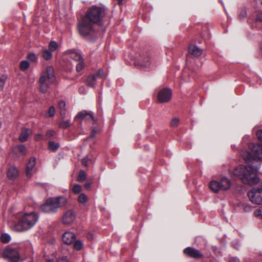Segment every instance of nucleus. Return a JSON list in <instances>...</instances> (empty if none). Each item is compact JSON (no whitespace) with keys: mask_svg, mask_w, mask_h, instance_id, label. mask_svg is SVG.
Masks as SVG:
<instances>
[{"mask_svg":"<svg viewBox=\"0 0 262 262\" xmlns=\"http://www.w3.org/2000/svg\"><path fill=\"white\" fill-rule=\"evenodd\" d=\"M96 131H94L93 130L92 133L91 134V135H90V137L93 138L94 137L95 135H96Z\"/></svg>","mask_w":262,"mask_h":262,"instance_id":"53","label":"nucleus"},{"mask_svg":"<svg viewBox=\"0 0 262 262\" xmlns=\"http://www.w3.org/2000/svg\"><path fill=\"white\" fill-rule=\"evenodd\" d=\"M55 109L53 106L50 107L48 113L46 115L45 117L47 118L53 117L55 115Z\"/></svg>","mask_w":262,"mask_h":262,"instance_id":"32","label":"nucleus"},{"mask_svg":"<svg viewBox=\"0 0 262 262\" xmlns=\"http://www.w3.org/2000/svg\"><path fill=\"white\" fill-rule=\"evenodd\" d=\"M40 209L46 213H56L58 210L53 198H49L41 205Z\"/></svg>","mask_w":262,"mask_h":262,"instance_id":"9","label":"nucleus"},{"mask_svg":"<svg viewBox=\"0 0 262 262\" xmlns=\"http://www.w3.org/2000/svg\"><path fill=\"white\" fill-rule=\"evenodd\" d=\"M134 64L142 69L150 70L156 67V62L151 60L147 54L142 53L135 59Z\"/></svg>","mask_w":262,"mask_h":262,"instance_id":"5","label":"nucleus"},{"mask_svg":"<svg viewBox=\"0 0 262 262\" xmlns=\"http://www.w3.org/2000/svg\"><path fill=\"white\" fill-rule=\"evenodd\" d=\"M56 77L54 69L52 66H48L46 70L43 71L39 79V88L42 93L48 92L50 89V84L55 81Z\"/></svg>","mask_w":262,"mask_h":262,"instance_id":"3","label":"nucleus"},{"mask_svg":"<svg viewBox=\"0 0 262 262\" xmlns=\"http://www.w3.org/2000/svg\"><path fill=\"white\" fill-rule=\"evenodd\" d=\"M231 186L230 182L226 178H222L220 182L214 180V193H217L220 190H226Z\"/></svg>","mask_w":262,"mask_h":262,"instance_id":"10","label":"nucleus"},{"mask_svg":"<svg viewBox=\"0 0 262 262\" xmlns=\"http://www.w3.org/2000/svg\"><path fill=\"white\" fill-rule=\"evenodd\" d=\"M188 52L194 56L199 57L202 55L203 51L198 46L191 45L188 47Z\"/></svg>","mask_w":262,"mask_h":262,"instance_id":"19","label":"nucleus"},{"mask_svg":"<svg viewBox=\"0 0 262 262\" xmlns=\"http://www.w3.org/2000/svg\"><path fill=\"white\" fill-rule=\"evenodd\" d=\"M57 262H69V261L68 260L67 257L62 256L60 258H58V259L57 260Z\"/></svg>","mask_w":262,"mask_h":262,"instance_id":"43","label":"nucleus"},{"mask_svg":"<svg viewBox=\"0 0 262 262\" xmlns=\"http://www.w3.org/2000/svg\"><path fill=\"white\" fill-rule=\"evenodd\" d=\"M91 183H86L85 184V188L86 189H89L91 187Z\"/></svg>","mask_w":262,"mask_h":262,"instance_id":"54","label":"nucleus"},{"mask_svg":"<svg viewBox=\"0 0 262 262\" xmlns=\"http://www.w3.org/2000/svg\"><path fill=\"white\" fill-rule=\"evenodd\" d=\"M18 176V170L14 165L9 166L7 170V177L10 180L15 179Z\"/></svg>","mask_w":262,"mask_h":262,"instance_id":"18","label":"nucleus"},{"mask_svg":"<svg viewBox=\"0 0 262 262\" xmlns=\"http://www.w3.org/2000/svg\"><path fill=\"white\" fill-rule=\"evenodd\" d=\"M7 79V76L5 75H3L0 79V88L3 89L5 85L6 80Z\"/></svg>","mask_w":262,"mask_h":262,"instance_id":"38","label":"nucleus"},{"mask_svg":"<svg viewBox=\"0 0 262 262\" xmlns=\"http://www.w3.org/2000/svg\"><path fill=\"white\" fill-rule=\"evenodd\" d=\"M84 67V64L82 61H80L76 65V70L78 72L81 71Z\"/></svg>","mask_w":262,"mask_h":262,"instance_id":"42","label":"nucleus"},{"mask_svg":"<svg viewBox=\"0 0 262 262\" xmlns=\"http://www.w3.org/2000/svg\"><path fill=\"white\" fill-rule=\"evenodd\" d=\"M89 163V161H88V160H87V158H84L82 160V163L85 166H88Z\"/></svg>","mask_w":262,"mask_h":262,"instance_id":"44","label":"nucleus"},{"mask_svg":"<svg viewBox=\"0 0 262 262\" xmlns=\"http://www.w3.org/2000/svg\"><path fill=\"white\" fill-rule=\"evenodd\" d=\"M104 74V72L102 70H99L94 75L96 77L97 79L102 78Z\"/></svg>","mask_w":262,"mask_h":262,"instance_id":"41","label":"nucleus"},{"mask_svg":"<svg viewBox=\"0 0 262 262\" xmlns=\"http://www.w3.org/2000/svg\"><path fill=\"white\" fill-rule=\"evenodd\" d=\"M67 54L70 59L75 61H79L81 59L80 54L73 50L69 51Z\"/></svg>","mask_w":262,"mask_h":262,"instance_id":"21","label":"nucleus"},{"mask_svg":"<svg viewBox=\"0 0 262 262\" xmlns=\"http://www.w3.org/2000/svg\"><path fill=\"white\" fill-rule=\"evenodd\" d=\"M85 158H87L89 162H92L93 160V157L91 155H88Z\"/></svg>","mask_w":262,"mask_h":262,"instance_id":"49","label":"nucleus"},{"mask_svg":"<svg viewBox=\"0 0 262 262\" xmlns=\"http://www.w3.org/2000/svg\"><path fill=\"white\" fill-rule=\"evenodd\" d=\"M75 234L70 231L66 232L62 235V241L67 245H70L75 240Z\"/></svg>","mask_w":262,"mask_h":262,"instance_id":"16","label":"nucleus"},{"mask_svg":"<svg viewBox=\"0 0 262 262\" xmlns=\"http://www.w3.org/2000/svg\"><path fill=\"white\" fill-rule=\"evenodd\" d=\"M76 214L72 210H67L62 216V223L64 225H69L75 220Z\"/></svg>","mask_w":262,"mask_h":262,"instance_id":"13","label":"nucleus"},{"mask_svg":"<svg viewBox=\"0 0 262 262\" xmlns=\"http://www.w3.org/2000/svg\"><path fill=\"white\" fill-rule=\"evenodd\" d=\"M28 59L31 62H36L37 61V58L33 53H30L28 55Z\"/></svg>","mask_w":262,"mask_h":262,"instance_id":"36","label":"nucleus"},{"mask_svg":"<svg viewBox=\"0 0 262 262\" xmlns=\"http://www.w3.org/2000/svg\"><path fill=\"white\" fill-rule=\"evenodd\" d=\"M37 171L36 159L32 157L30 159L26 166V174L27 178H31Z\"/></svg>","mask_w":262,"mask_h":262,"instance_id":"12","label":"nucleus"},{"mask_svg":"<svg viewBox=\"0 0 262 262\" xmlns=\"http://www.w3.org/2000/svg\"><path fill=\"white\" fill-rule=\"evenodd\" d=\"M185 254L193 258H200L203 254L198 250L192 247H187L184 250Z\"/></svg>","mask_w":262,"mask_h":262,"instance_id":"14","label":"nucleus"},{"mask_svg":"<svg viewBox=\"0 0 262 262\" xmlns=\"http://www.w3.org/2000/svg\"><path fill=\"white\" fill-rule=\"evenodd\" d=\"M250 209H251V207L249 206L246 205L244 207V210L246 211H248V210H249Z\"/></svg>","mask_w":262,"mask_h":262,"instance_id":"52","label":"nucleus"},{"mask_svg":"<svg viewBox=\"0 0 262 262\" xmlns=\"http://www.w3.org/2000/svg\"><path fill=\"white\" fill-rule=\"evenodd\" d=\"M171 91L169 89L164 88L159 92L158 101L160 103H166L171 100Z\"/></svg>","mask_w":262,"mask_h":262,"instance_id":"11","label":"nucleus"},{"mask_svg":"<svg viewBox=\"0 0 262 262\" xmlns=\"http://www.w3.org/2000/svg\"><path fill=\"white\" fill-rule=\"evenodd\" d=\"M88 201V198L84 193H81L78 198V201L79 203L84 204L86 203Z\"/></svg>","mask_w":262,"mask_h":262,"instance_id":"26","label":"nucleus"},{"mask_svg":"<svg viewBox=\"0 0 262 262\" xmlns=\"http://www.w3.org/2000/svg\"><path fill=\"white\" fill-rule=\"evenodd\" d=\"M256 20L257 21H262V12L258 14V15L256 17Z\"/></svg>","mask_w":262,"mask_h":262,"instance_id":"46","label":"nucleus"},{"mask_svg":"<svg viewBox=\"0 0 262 262\" xmlns=\"http://www.w3.org/2000/svg\"><path fill=\"white\" fill-rule=\"evenodd\" d=\"M179 123V119L177 118H173L170 122V124L171 126L174 127L178 125Z\"/></svg>","mask_w":262,"mask_h":262,"instance_id":"40","label":"nucleus"},{"mask_svg":"<svg viewBox=\"0 0 262 262\" xmlns=\"http://www.w3.org/2000/svg\"><path fill=\"white\" fill-rule=\"evenodd\" d=\"M35 139L37 141H39L42 138V136L41 134H36L35 135Z\"/></svg>","mask_w":262,"mask_h":262,"instance_id":"47","label":"nucleus"},{"mask_svg":"<svg viewBox=\"0 0 262 262\" xmlns=\"http://www.w3.org/2000/svg\"><path fill=\"white\" fill-rule=\"evenodd\" d=\"M82 190L81 186L79 184H75L72 188L73 192L75 194L79 193Z\"/></svg>","mask_w":262,"mask_h":262,"instance_id":"35","label":"nucleus"},{"mask_svg":"<svg viewBox=\"0 0 262 262\" xmlns=\"http://www.w3.org/2000/svg\"><path fill=\"white\" fill-rule=\"evenodd\" d=\"M42 56L44 59L49 60L52 57V54L51 51L45 49L42 51Z\"/></svg>","mask_w":262,"mask_h":262,"instance_id":"24","label":"nucleus"},{"mask_svg":"<svg viewBox=\"0 0 262 262\" xmlns=\"http://www.w3.org/2000/svg\"><path fill=\"white\" fill-rule=\"evenodd\" d=\"M209 187L211 190H213V184L212 182H210V183Z\"/></svg>","mask_w":262,"mask_h":262,"instance_id":"55","label":"nucleus"},{"mask_svg":"<svg viewBox=\"0 0 262 262\" xmlns=\"http://www.w3.org/2000/svg\"><path fill=\"white\" fill-rule=\"evenodd\" d=\"M57 43L55 41H51L49 45V50L51 52L54 51L58 49Z\"/></svg>","mask_w":262,"mask_h":262,"instance_id":"28","label":"nucleus"},{"mask_svg":"<svg viewBox=\"0 0 262 262\" xmlns=\"http://www.w3.org/2000/svg\"><path fill=\"white\" fill-rule=\"evenodd\" d=\"M104 15V9L100 7L93 6L88 9L84 17L86 18L93 24H98L101 21Z\"/></svg>","mask_w":262,"mask_h":262,"instance_id":"4","label":"nucleus"},{"mask_svg":"<svg viewBox=\"0 0 262 262\" xmlns=\"http://www.w3.org/2000/svg\"><path fill=\"white\" fill-rule=\"evenodd\" d=\"M71 125L70 120L61 121L60 123L59 126L62 129H66Z\"/></svg>","mask_w":262,"mask_h":262,"instance_id":"30","label":"nucleus"},{"mask_svg":"<svg viewBox=\"0 0 262 262\" xmlns=\"http://www.w3.org/2000/svg\"><path fill=\"white\" fill-rule=\"evenodd\" d=\"M92 23H93L86 19V18L83 17L81 23L78 26L80 33L82 35L89 34L93 29Z\"/></svg>","mask_w":262,"mask_h":262,"instance_id":"8","label":"nucleus"},{"mask_svg":"<svg viewBox=\"0 0 262 262\" xmlns=\"http://www.w3.org/2000/svg\"><path fill=\"white\" fill-rule=\"evenodd\" d=\"M254 215L262 219V206L254 211Z\"/></svg>","mask_w":262,"mask_h":262,"instance_id":"37","label":"nucleus"},{"mask_svg":"<svg viewBox=\"0 0 262 262\" xmlns=\"http://www.w3.org/2000/svg\"><path fill=\"white\" fill-rule=\"evenodd\" d=\"M119 5H122L123 0H117Z\"/></svg>","mask_w":262,"mask_h":262,"instance_id":"56","label":"nucleus"},{"mask_svg":"<svg viewBox=\"0 0 262 262\" xmlns=\"http://www.w3.org/2000/svg\"><path fill=\"white\" fill-rule=\"evenodd\" d=\"M229 262H239V260L238 259H237L236 258H231Z\"/></svg>","mask_w":262,"mask_h":262,"instance_id":"50","label":"nucleus"},{"mask_svg":"<svg viewBox=\"0 0 262 262\" xmlns=\"http://www.w3.org/2000/svg\"><path fill=\"white\" fill-rule=\"evenodd\" d=\"M27 262H33V261H32V260H29V261H27Z\"/></svg>","mask_w":262,"mask_h":262,"instance_id":"60","label":"nucleus"},{"mask_svg":"<svg viewBox=\"0 0 262 262\" xmlns=\"http://www.w3.org/2000/svg\"><path fill=\"white\" fill-rule=\"evenodd\" d=\"M249 148L250 152H247L244 157L247 165L236 166L233 170V174L244 184L254 185L259 181L257 172L261 165L259 160L262 159V145L250 143Z\"/></svg>","mask_w":262,"mask_h":262,"instance_id":"1","label":"nucleus"},{"mask_svg":"<svg viewBox=\"0 0 262 262\" xmlns=\"http://www.w3.org/2000/svg\"><path fill=\"white\" fill-rule=\"evenodd\" d=\"M79 91L80 93H85L84 88L83 86H81L79 89Z\"/></svg>","mask_w":262,"mask_h":262,"instance_id":"51","label":"nucleus"},{"mask_svg":"<svg viewBox=\"0 0 262 262\" xmlns=\"http://www.w3.org/2000/svg\"><path fill=\"white\" fill-rule=\"evenodd\" d=\"M32 134V131L28 128H25L22 130L19 137V140L21 142H25L27 140L29 136Z\"/></svg>","mask_w":262,"mask_h":262,"instance_id":"20","label":"nucleus"},{"mask_svg":"<svg viewBox=\"0 0 262 262\" xmlns=\"http://www.w3.org/2000/svg\"><path fill=\"white\" fill-rule=\"evenodd\" d=\"M86 174L85 171L83 170H81L79 173L78 181L80 182H83L86 179Z\"/></svg>","mask_w":262,"mask_h":262,"instance_id":"29","label":"nucleus"},{"mask_svg":"<svg viewBox=\"0 0 262 262\" xmlns=\"http://www.w3.org/2000/svg\"><path fill=\"white\" fill-rule=\"evenodd\" d=\"M38 219V215L34 212L20 215L18 217L17 222L14 223V228L19 232L27 230L35 224Z\"/></svg>","mask_w":262,"mask_h":262,"instance_id":"2","label":"nucleus"},{"mask_svg":"<svg viewBox=\"0 0 262 262\" xmlns=\"http://www.w3.org/2000/svg\"><path fill=\"white\" fill-rule=\"evenodd\" d=\"M15 149L22 155H24L26 153V148L23 145H19L17 146Z\"/></svg>","mask_w":262,"mask_h":262,"instance_id":"34","label":"nucleus"},{"mask_svg":"<svg viewBox=\"0 0 262 262\" xmlns=\"http://www.w3.org/2000/svg\"><path fill=\"white\" fill-rule=\"evenodd\" d=\"M30 66V63L28 61L23 60L20 62V69L21 71H26Z\"/></svg>","mask_w":262,"mask_h":262,"instance_id":"31","label":"nucleus"},{"mask_svg":"<svg viewBox=\"0 0 262 262\" xmlns=\"http://www.w3.org/2000/svg\"><path fill=\"white\" fill-rule=\"evenodd\" d=\"M46 262H54L53 260L49 259H48Z\"/></svg>","mask_w":262,"mask_h":262,"instance_id":"57","label":"nucleus"},{"mask_svg":"<svg viewBox=\"0 0 262 262\" xmlns=\"http://www.w3.org/2000/svg\"><path fill=\"white\" fill-rule=\"evenodd\" d=\"M57 210L58 208L65 207L68 204V200L64 196L53 198Z\"/></svg>","mask_w":262,"mask_h":262,"instance_id":"17","label":"nucleus"},{"mask_svg":"<svg viewBox=\"0 0 262 262\" xmlns=\"http://www.w3.org/2000/svg\"><path fill=\"white\" fill-rule=\"evenodd\" d=\"M2 255L3 258L11 262H18L20 259L19 254L17 250L9 247L3 250Z\"/></svg>","mask_w":262,"mask_h":262,"instance_id":"7","label":"nucleus"},{"mask_svg":"<svg viewBox=\"0 0 262 262\" xmlns=\"http://www.w3.org/2000/svg\"><path fill=\"white\" fill-rule=\"evenodd\" d=\"M11 239L10 236L7 233L3 234L1 237V241L4 243H8Z\"/></svg>","mask_w":262,"mask_h":262,"instance_id":"33","label":"nucleus"},{"mask_svg":"<svg viewBox=\"0 0 262 262\" xmlns=\"http://www.w3.org/2000/svg\"><path fill=\"white\" fill-rule=\"evenodd\" d=\"M49 149L52 151H56L59 147V144L54 141H50L49 142Z\"/></svg>","mask_w":262,"mask_h":262,"instance_id":"25","label":"nucleus"},{"mask_svg":"<svg viewBox=\"0 0 262 262\" xmlns=\"http://www.w3.org/2000/svg\"><path fill=\"white\" fill-rule=\"evenodd\" d=\"M74 249L76 250L79 251L82 249V248L83 247V243L77 240L75 242L73 245Z\"/></svg>","mask_w":262,"mask_h":262,"instance_id":"27","label":"nucleus"},{"mask_svg":"<svg viewBox=\"0 0 262 262\" xmlns=\"http://www.w3.org/2000/svg\"><path fill=\"white\" fill-rule=\"evenodd\" d=\"M260 1L261 5H262V0H259Z\"/></svg>","mask_w":262,"mask_h":262,"instance_id":"59","label":"nucleus"},{"mask_svg":"<svg viewBox=\"0 0 262 262\" xmlns=\"http://www.w3.org/2000/svg\"><path fill=\"white\" fill-rule=\"evenodd\" d=\"M260 50L261 53H262V45H261Z\"/></svg>","mask_w":262,"mask_h":262,"instance_id":"58","label":"nucleus"},{"mask_svg":"<svg viewBox=\"0 0 262 262\" xmlns=\"http://www.w3.org/2000/svg\"><path fill=\"white\" fill-rule=\"evenodd\" d=\"M55 134V132L52 130H49L47 132V135L50 137L53 136Z\"/></svg>","mask_w":262,"mask_h":262,"instance_id":"45","label":"nucleus"},{"mask_svg":"<svg viewBox=\"0 0 262 262\" xmlns=\"http://www.w3.org/2000/svg\"><path fill=\"white\" fill-rule=\"evenodd\" d=\"M66 102L63 101H59L58 102V107L60 110V114L62 118H64L66 117Z\"/></svg>","mask_w":262,"mask_h":262,"instance_id":"22","label":"nucleus"},{"mask_svg":"<svg viewBox=\"0 0 262 262\" xmlns=\"http://www.w3.org/2000/svg\"><path fill=\"white\" fill-rule=\"evenodd\" d=\"M98 79L94 75L89 76L86 79V84L90 87H94L96 85Z\"/></svg>","mask_w":262,"mask_h":262,"instance_id":"23","label":"nucleus"},{"mask_svg":"<svg viewBox=\"0 0 262 262\" xmlns=\"http://www.w3.org/2000/svg\"><path fill=\"white\" fill-rule=\"evenodd\" d=\"M78 119H80L84 120H92L93 121H95V119L93 115L91 113H88L84 111L79 112L75 117V120H78Z\"/></svg>","mask_w":262,"mask_h":262,"instance_id":"15","label":"nucleus"},{"mask_svg":"<svg viewBox=\"0 0 262 262\" xmlns=\"http://www.w3.org/2000/svg\"><path fill=\"white\" fill-rule=\"evenodd\" d=\"M248 196L253 203L262 204V182L248 192Z\"/></svg>","mask_w":262,"mask_h":262,"instance_id":"6","label":"nucleus"},{"mask_svg":"<svg viewBox=\"0 0 262 262\" xmlns=\"http://www.w3.org/2000/svg\"><path fill=\"white\" fill-rule=\"evenodd\" d=\"M256 135L258 140L262 144V129H259L256 131Z\"/></svg>","mask_w":262,"mask_h":262,"instance_id":"39","label":"nucleus"},{"mask_svg":"<svg viewBox=\"0 0 262 262\" xmlns=\"http://www.w3.org/2000/svg\"><path fill=\"white\" fill-rule=\"evenodd\" d=\"M85 158H87L89 162H92L93 160V157L91 155H88Z\"/></svg>","mask_w":262,"mask_h":262,"instance_id":"48","label":"nucleus"}]
</instances>
